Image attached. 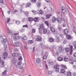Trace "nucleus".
<instances>
[{
  "instance_id": "f257e3e1",
  "label": "nucleus",
  "mask_w": 76,
  "mask_h": 76,
  "mask_svg": "<svg viewBox=\"0 0 76 76\" xmlns=\"http://www.w3.org/2000/svg\"><path fill=\"white\" fill-rule=\"evenodd\" d=\"M19 33V32H18V33H17L14 34V36L13 37V39H19L20 38V37L19 36L18 34Z\"/></svg>"
},
{
  "instance_id": "f03ea898",
  "label": "nucleus",
  "mask_w": 76,
  "mask_h": 76,
  "mask_svg": "<svg viewBox=\"0 0 76 76\" xmlns=\"http://www.w3.org/2000/svg\"><path fill=\"white\" fill-rule=\"evenodd\" d=\"M44 28V27L43 26V24H41L40 25V27L38 28L40 34H41V33H42L41 31Z\"/></svg>"
},
{
  "instance_id": "7ed1b4c3",
  "label": "nucleus",
  "mask_w": 76,
  "mask_h": 76,
  "mask_svg": "<svg viewBox=\"0 0 76 76\" xmlns=\"http://www.w3.org/2000/svg\"><path fill=\"white\" fill-rule=\"evenodd\" d=\"M59 67V65H58L56 64L54 66V68L56 70L55 71V72H56V73L59 72V70L60 69L58 67Z\"/></svg>"
},
{
  "instance_id": "20e7f679",
  "label": "nucleus",
  "mask_w": 76,
  "mask_h": 76,
  "mask_svg": "<svg viewBox=\"0 0 76 76\" xmlns=\"http://www.w3.org/2000/svg\"><path fill=\"white\" fill-rule=\"evenodd\" d=\"M7 56H8V53L6 52H5L3 54L2 58L3 59H5L7 57Z\"/></svg>"
},
{
  "instance_id": "39448f33",
  "label": "nucleus",
  "mask_w": 76,
  "mask_h": 76,
  "mask_svg": "<svg viewBox=\"0 0 76 76\" xmlns=\"http://www.w3.org/2000/svg\"><path fill=\"white\" fill-rule=\"evenodd\" d=\"M0 3L2 4L1 6L3 7H4L6 6V5L4 4V2L3 1V0H0Z\"/></svg>"
},
{
  "instance_id": "423d86ee",
  "label": "nucleus",
  "mask_w": 76,
  "mask_h": 76,
  "mask_svg": "<svg viewBox=\"0 0 76 76\" xmlns=\"http://www.w3.org/2000/svg\"><path fill=\"white\" fill-rule=\"evenodd\" d=\"M1 43H2L3 44H6L7 42V39H3L1 41Z\"/></svg>"
},
{
  "instance_id": "0eeeda50",
  "label": "nucleus",
  "mask_w": 76,
  "mask_h": 76,
  "mask_svg": "<svg viewBox=\"0 0 76 76\" xmlns=\"http://www.w3.org/2000/svg\"><path fill=\"white\" fill-rule=\"evenodd\" d=\"M57 21L59 23H61L62 22V19L59 17L57 18Z\"/></svg>"
},
{
  "instance_id": "6e6552de",
  "label": "nucleus",
  "mask_w": 76,
  "mask_h": 76,
  "mask_svg": "<svg viewBox=\"0 0 76 76\" xmlns=\"http://www.w3.org/2000/svg\"><path fill=\"white\" fill-rule=\"evenodd\" d=\"M15 45L16 47H19L20 45H21V43L20 42H16L15 43Z\"/></svg>"
},
{
  "instance_id": "1a4fd4ad",
  "label": "nucleus",
  "mask_w": 76,
  "mask_h": 76,
  "mask_svg": "<svg viewBox=\"0 0 76 76\" xmlns=\"http://www.w3.org/2000/svg\"><path fill=\"white\" fill-rule=\"evenodd\" d=\"M4 62L1 61L0 62V67H3L4 66Z\"/></svg>"
},
{
  "instance_id": "9d476101",
  "label": "nucleus",
  "mask_w": 76,
  "mask_h": 76,
  "mask_svg": "<svg viewBox=\"0 0 76 76\" xmlns=\"http://www.w3.org/2000/svg\"><path fill=\"white\" fill-rule=\"evenodd\" d=\"M41 61V59L39 58H37L36 60V64H39Z\"/></svg>"
},
{
  "instance_id": "9b49d317",
  "label": "nucleus",
  "mask_w": 76,
  "mask_h": 76,
  "mask_svg": "<svg viewBox=\"0 0 76 76\" xmlns=\"http://www.w3.org/2000/svg\"><path fill=\"white\" fill-rule=\"evenodd\" d=\"M12 57H16L19 56V54L18 53H14L12 54Z\"/></svg>"
},
{
  "instance_id": "f8f14e48",
  "label": "nucleus",
  "mask_w": 76,
  "mask_h": 76,
  "mask_svg": "<svg viewBox=\"0 0 76 76\" xmlns=\"http://www.w3.org/2000/svg\"><path fill=\"white\" fill-rule=\"evenodd\" d=\"M64 35H67L68 34H69V31H68V30L67 29H65L64 30Z\"/></svg>"
},
{
  "instance_id": "ddd939ff",
  "label": "nucleus",
  "mask_w": 76,
  "mask_h": 76,
  "mask_svg": "<svg viewBox=\"0 0 76 76\" xmlns=\"http://www.w3.org/2000/svg\"><path fill=\"white\" fill-rule=\"evenodd\" d=\"M56 20H57V18H56L55 17H53L52 18V22L53 23H54L56 21Z\"/></svg>"
},
{
  "instance_id": "4468645a",
  "label": "nucleus",
  "mask_w": 76,
  "mask_h": 76,
  "mask_svg": "<svg viewBox=\"0 0 76 76\" xmlns=\"http://www.w3.org/2000/svg\"><path fill=\"white\" fill-rule=\"evenodd\" d=\"M36 40L40 42L42 41V38L41 37H39L36 38Z\"/></svg>"
},
{
  "instance_id": "2eb2a0df",
  "label": "nucleus",
  "mask_w": 76,
  "mask_h": 76,
  "mask_svg": "<svg viewBox=\"0 0 76 76\" xmlns=\"http://www.w3.org/2000/svg\"><path fill=\"white\" fill-rule=\"evenodd\" d=\"M50 28L51 31L52 32H56V30H55V29H54V28H53V27H50Z\"/></svg>"
},
{
  "instance_id": "dca6fc26",
  "label": "nucleus",
  "mask_w": 76,
  "mask_h": 76,
  "mask_svg": "<svg viewBox=\"0 0 76 76\" xmlns=\"http://www.w3.org/2000/svg\"><path fill=\"white\" fill-rule=\"evenodd\" d=\"M59 50L60 53H62V52H63V47L62 46H60Z\"/></svg>"
},
{
  "instance_id": "f3484780",
  "label": "nucleus",
  "mask_w": 76,
  "mask_h": 76,
  "mask_svg": "<svg viewBox=\"0 0 76 76\" xmlns=\"http://www.w3.org/2000/svg\"><path fill=\"white\" fill-rule=\"evenodd\" d=\"M51 16V15H50V14H47L46 15V19H50Z\"/></svg>"
},
{
  "instance_id": "a211bd4d",
  "label": "nucleus",
  "mask_w": 76,
  "mask_h": 76,
  "mask_svg": "<svg viewBox=\"0 0 76 76\" xmlns=\"http://www.w3.org/2000/svg\"><path fill=\"white\" fill-rule=\"evenodd\" d=\"M28 44H32L34 43V40H29L28 41Z\"/></svg>"
},
{
  "instance_id": "6ab92c4d",
  "label": "nucleus",
  "mask_w": 76,
  "mask_h": 76,
  "mask_svg": "<svg viewBox=\"0 0 76 76\" xmlns=\"http://www.w3.org/2000/svg\"><path fill=\"white\" fill-rule=\"evenodd\" d=\"M57 60L59 61H63V59L61 57H59L57 58Z\"/></svg>"
},
{
  "instance_id": "aec40b11",
  "label": "nucleus",
  "mask_w": 76,
  "mask_h": 76,
  "mask_svg": "<svg viewBox=\"0 0 76 76\" xmlns=\"http://www.w3.org/2000/svg\"><path fill=\"white\" fill-rule=\"evenodd\" d=\"M48 57V55L47 54H45L43 57V59L44 60H46L47 58V57Z\"/></svg>"
},
{
  "instance_id": "412c9836",
  "label": "nucleus",
  "mask_w": 76,
  "mask_h": 76,
  "mask_svg": "<svg viewBox=\"0 0 76 76\" xmlns=\"http://www.w3.org/2000/svg\"><path fill=\"white\" fill-rule=\"evenodd\" d=\"M31 2H28L26 4V7H28L31 6Z\"/></svg>"
},
{
  "instance_id": "4be33fe9",
  "label": "nucleus",
  "mask_w": 76,
  "mask_h": 76,
  "mask_svg": "<svg viewBox=\"0 0 76 76\" xmlns=\"http://www.w3.org/2000/svg\"><path fill=\"white\" fill-rule=\"evenodd\" d=\"M62 12L64 14V15H66L67 14V11L65 9V10H62Z\"/></svg>"
},
{
  "instance_id": "5701e85b",
  "label": "nucleus",
  "mask_w": 76,
  "mask_h": 76,
  "mask_svg": "<svg viewBox=\"0 0 76 76\" xmlns=\"http://www.w3.org/2000/svg\"><path fill=\"white\" fill-rule=\"evenodd\" d=\"M66 37L67 39H72V37H71V36L70 35H66Z\"/></svg>"
},
{
  "instance_id": "b1692460",
  "label": "nucleus",
  "mask_w": 76,
  "mask_h": 76,
  "mask_svg": "<svg viewBox=\"0 0 76 76\" xmlns=\"http://www.w3.org/2000/svg\"><path fill=\"white\" fill-rule=\"evenodd\" d=\"M28 21L31 22V21H33V20H34V18L31 17H29L28 18Z\"/></svg>"
},
{
  "instance_id": "393cba45",
  "label": "nucleus",
  "mask_w": 76,
  "mask_h": 76,
  "mask_svg": "<svg viewBox=\"0 0 76 76\" xmlns=\"http://www.w3.org/2000/svg\"><path fill=\"white\" fill-rule=\"evenodd\" d=\"M64 61L65 62H67L69 61V59L67 57H66L64 58Z\"/></svg>"
},
{
  "instance_id": "a878e982",
  "label": "nucleus",
  "mask_w": 76,
  "mask_h": 76,
  "mask_svg": "<svg viewBox=\"0 0 76 76\" xmlns=\"http://www.w3.org/2000/svg\"><path fill=\"white\" fill-rule=\"evenodd\" d=\"M49 40L51 42H54V39L53 38H49Z\"/></svg>"
},
{
  "instance_id": "bb28decb",
  "label": "nucleus",
  "mask_w": 76,
  "mask_h": 76,
  "mask_svg": "<svg viewBox=\"0 0 76 76\" xmlns=\"http://www.w3.org/2000/svg\"><path fill=\"white\" fill-rule=\"evenodd\" d=\"M45 24L46 25H47L48 27L49 26V23L47 21H46L45 22Z\"/></svg>"
},
{
  "instance_id": "cd10ccee",
  "label": "nucleus",
  "mask_w": 76,
  "mask_h": 76,
  "mask_svg": "<svg viewBox=\"0 0 76 76\" xmlns=\"http://www.w3.org/2000/svg\"><path fill=\"white\" fill-rule=\"evenodd\" d=\"M4 47L5 48L4 51H7V45L4 44Z\"/></svg>"
},
{
  "instance_id": "c85d7f7f",
  "label": "nucleus",
  "mask_w": 76,
  "mask_h": 76,
  "mask_svg": "<svg viewBox=\"0 0 76 76\" xmlns=\"http://www.w3.org/2000/svg\"><path fill=\"white\" fill-rule=\"evenodd\" d=\"M7 70H4V72L2 73V75H7Z\"/></svg>"
},
{
  "instance_id": "c756f323",
  "label": "nucleus",
  "mask_w": 76,
  "mask_h": 76,
  "mask_svg": "<svg viewBox=\"0 0 76 76\" xmlns=\"http://www.w3.org/2000/svg\"><path fill=\"white\" fill-rule=\"evenodd\" d=\"M7 29L8 30V32L9 34H11V35H12V32L10 30L9 28H8Z\"/></svg>"
},
{
  "instance_id": "7c9ffc66",
  "label": "nucleus",
  "mask_w": 76,
  "mask_h": 76,
  "mask_svg": "<svg viewBox=\"0 0 76 76\" xmlns=\"http://www.w3.org/2000/svg\"><path fill=\"white\" fill-rule=\"evenodd\" d=\"M43 29V32L44 33V34H47V29L46 28H44Z\"/></svg>"
},
{
  "instance_id": "2f4dec72",
  "label": "nucleus",
  "mask_w": 76,
  "mask_h": 76,
  "mask_svg": "<svg viewBox=\"0 0 76 76\" xmlns=\"http://www.w3.org/2000/svg\"><path fill=\"white\" fill-rule=\"evenodd\" d=\"M21 38L24 40H26V39H27V37L25 36H24V37H22Z\"/></svg>"
},
{
  "instance_id": "473e14b6",
  "label": "nucleus",
  "mask_w": 76,
  "mask_h": 76,
  "mask_svg": "<svg viewBox=\"0 0 76 76\" xmlns=\"http://www.w3.org/2000/svg\"><path fill=\"white\" fill-rule=\"evenodd\" d=\"M56 37L57 39H56V42H60V40L58 39V37L57 36H56Z\"/></svg>"
},
{
  "instance_id": "72a5a7b5",
  "label": "nucleus",
  "mask_w": 76,
  "mask_h": 76,
  "mask_svg": "<svg viewBox=\"0 0 76 76\" xmlns=\"http://www.w3.org/2000/svg\"><path fill=\"white\" fill-rule=\"evenodd\" d=\"M67 76H71V72H67Z\"/></svg>"
},
{
  "instance_id": "f704fd0d",
  "label": "nucleus",
  "mask_w": 76,
  "mask_h": 76,
  "mask_svg": "<svg viewBox=\"0 0 76 76\" xmlns=\"http://www.w3.org/2000/svg\"><path fill=\"white\" fill-rule=\"evenodd\" d=\"M70 51V48H67L65 49V51L66 52H69Z\"/></svg>"
},
{
  "instance_id": "c9c22d12",
  "label": "nucleus",
  "mask_w": 76,
  "mask_h": 76,
  "mask_svg": "<svg viewBox=\"0 0 76 76\" xmlns=\"http://www.w3.org/2000/svg\"><path fill=\"white\" fill-rule=\"evenodd\" d=\"M12 63L13 64H16V60L15 59H13L12 60Z\"/></svg>"
},
{
  "instance_id": "e433bc0d",
  "label": "nucleus",
  "mask_w": 76,
  "mask_h": 76,
  "mask_svg": "<svg viewBox=\"0 0 76 76\" xmlns=\"http://www.w3.org/2000/svg\"><path fill=\"white\" fill-rule=\"evenodd\" d=\"M61 73H64L65 72V70L63 69H62L61 70Z\"/></svg>"
},
{
  "instance_id": "4c0bfd02",
  "label": "nucleus",
  "mask_w": 76,
  "mask_h": 76,
  "mask_svg": "<svg viewBox=\"0 0 76 76\" xmlns=\"http://www.w3.org/2000/svg\"><path fill=\"white\" fill-rule=\"evenodd\" d=\"M31 3H36V1H37V0H31Z\"/></svg>"
},
{
  "instance_id": "58836bf2",
  "label": "nucleus",
  "mask_w": 76,
  "mask_h": 76,
  "mask_svg": "<svg viewBox=\"0 0 76 76\" xmlns=\"http://www.w3.org/2000/svg\"><path fill=\"white\" fill-rule=\"evenodd\" d=\"M49 64H50V65H54V63L52 62H49L48 63Z\"/></svg>"
},
{
  "instance_id": "ea45409f",
  "label": "nucleus",
  "mask_w": 76,
  "mask_h": 76,
  "mask_svg": "<svg viewBox=\"0 0 76 76\" xmlns=\"http://www.w3.org/2000/svg\"><path fill=\"white\" fill-rule=\"evenodd\" d=\"M14 51L15 53H17L18 51V49L16 48H15L14 49Z\"/></svg>"
},
{
  "instance_id": "a19ab883",
  "label": "nucleus",
  "mask_w": 76,
  "mask_h": 76,
  "mask_svg": "<svg viewBox=\"0 0 76 76\" xmlns=\"http://www.w3.org/2000/svg\"><path fill=\"white\" fill-rule=\"evenodd\" d=\"M15 23H16V24H17V25H19V24L20 23V21H16Z\"/></svg>"
},
{
  "instance_id": "79ce46f5",
  "label": "nucleus",
  "mask_w": 76,
  "mask_h": 76,
  "mask_svg": "<svg viewBox=\"0 0 76 76\" xmlns=\"http://www.w3.org/2000/svg\"><path fill=\"white\" fill-rule=\"evenodd\" d=\"M41 4L40 3H38L37 4V7H41Z\"/></svg>"
},
{
  "instance_id": "37998d69",
  "label": "nucleus",
  "mask_w": 76,
  "mask_h": 76,
  "mask_svg": "<svg viewBox=\"0 0 76 76\" xmlns=\"http://www.w3.org/2000/svg\"><path fill=\"white\" fill-rule=\"evenodd\" d=\"M24 14L26 15V16H27V15H28L29 14V12H28L27 11H26V12H24Z\"/></svg>"
},
{
  "instance_id": "c03bdc74",
  "label": "nucleus",
  "mask_w": 76,
  "mask_h": 76,
  "mask_svg": "<svg viewBox=\"0 0 76 76\" xmlns=\"http://www.w3.org/2000/svg\"><path fill=\"white\" fill-rule=\"evenodd\" d=\"M18 60H19V61H21V60H22V56H20L19 58H18Z\"/></svg>"
},
{
  "instance_id": "a18cd8bd",
  "label": "nucleus",
  "mask_w": 76,
  "mask_h": 76,
  "mask_svg": "<svg viewBox=\"0 0 76 76\" xmlns=\"http://www.w3.org/2000/svg\"><path fill=\"white\" fill-rule=\"evenodd\" d=\"M67 41L66 40H64L63 42V44H66V43H67Z\"/></svg>"
},
{
  "instance_id": "49530a36",
  "label": "nucleus",
  "mask_w": 76,
  "mask_h": 76,
  "mask_svg": "<svg viewBox=\"0 0 76 76\" xmlns=\"http://www.w3.org/2000/svg\"><path fill=\"white\" fill-rule=\"evenodd\" d=\"M38 18L35 17L34 19H33V20L35 21V22H36L38 20Z\"/></svg>"
},
{
  "instance_id": "de8ad7c7",
  "label": "nucleus",
  "mask_w": 76,
  "mask_h": 76,
  "mask_svg": "<svg viewBox=\"0 0 76 76\" xmlns=\"http://www.w3.org/2000/svg\"><path fill=\"white\" fill-rule=\"evenodd\" d=\"M62 67L63 68V69H67V67L66 66H65L64 65H62Z\"/></svg>"
},
{
  "instance_id": "09e8293b",
  "label": "nucleus",
  "mask_w": 76,
  "mask_h": 76,
  "mask_svg": "<svg viewBox=\"0 0 76 76\" xmlns=\"http://www.w3.org/2000/svg\"><path fill=\"white\" fill-rule=\"evenodd\" d=\"M23 68V66H20L19 67V68L20 69H21V70H22Z\"/></svg>"
},
{
  "instance_id": "8fccbe9b",
  "label": "nucleus",
  "mask_w": 76,
  "mask_h": 76,
  "mask_svg": "<svg viewBox=\"0 0 76 76\" xmlns=\"http://www.w3.org/2000/svg\"><path fill=\"white\" fill-rule=\"evenodd\" d=\"M17 64H18V65H19V66H20L21 64H22V62L20 61V62H18Z\"/></svg>"
},
{
  "instance_id": "3c124183",
  "label": "nucleus",
  "mask_w": 76,
  "mask_h": 76,
  "mask_svg": "<svg viewBox=\"0 0 76 76\" xmlns=\"http://www.w3.org/2000/svg\"><path fill=\"white\" fill-rule=\"evenodd\" d=\"M50 33V31L49 30H47L46 33L47 34H49Z\"/></svg>"
},
{
  "instance_id": "603ef678",
  "label": "nucleus",
  "mask_w": 76,
  "mask_h": 76,
  "mask_svg": "<svg viewBox=\"0 0 76 76\" xmlns=\"http://www.w3.org/2000/svg\"><path fill=\"white\" fill-rule=\"evenodd\" d=\"M72 52H73V50H71L70 51V55L72 54Z\"/></svg>"
},
{
  "instance_id": "864d4df0",
  "label": "nucleus",
  "mask_w": 76,
  "mask_h": 76,
  "mask_svg": "<svg viewBox=\"0 0 76 76\" xmlns=\"http://www.w3.org/2000/svg\"><path fill=\"white\" fill-rule=\"evenodd\" d=\"M39 12L40 14H41V15H42V14H43V13H42V11L41 10H40V11H39Z\"/></svg>"
},
{
  "instance_id": "5fc2aeb1",
  "label": "nucleus",
  "mask_w": 76,
  "mask_h": 76,
  "mask_svg": "<svg viewBox=\"0 0 76 76\" xmlns=\"http://www.w3.org/2000/svg\"><path fill=\"white\" fill-rule=\"evenodd\" d=\"M20 12H21V13H24V12L23 11L22 9H20Z\"/></svg>"
},
{
  "instance_id": "6e6d98bb",
  "label": "nucleus",
  "mask_w": 76,
  "mask_h": 76,
  "mask_svg": "<svg viewBox=\"0 0 76 76\" xmlns=\"http://www.w3.org/2000/svg\"><path fill=\"white\" fill-rule=\"evenodd\" d=\"M23 27H25L26 28H28V26L27 25H24V26H23Z\"/></svg>"
},
{
  "instance_id": "4d7b16f0",
  "label": "nucleus",
  "mask_w": 76,
  "mask_h": 76,
  "mask_svg": "<svg viewBox=\"0 0 76 76\" xmlns=\"http://www.w3.org/2000/svg\"><path fill=\"white\" fill-rule=\"evenodd\" d=\"M35 32V29H32V33H34V32Z\"/></svg>"
},
{
  "instance_id": "13d9d810",
  "label": "nucleus",
  "mask_w": 76,
  "mask_h": 76,
  "mask_svg": "<svg viewBox=\"0 0 76 76\" xmlns=\"http://www.w3.org/2000/svg\"><path fill=\"white\" fill-rule=\"evenodd\" d=\"M70 50H73V46H72L71 45H70Z\"/></svg>"
},
{
  "instance_id": "bf43d9fd",
  "label": "nucleus",
  "mask_w": 76,
  "mask_h": 76,
  "mask_svg": "<svg viewBox=\"0 0 76 76\" xmlns=\"http://www.w3.org/2000/svg\"><path fill=\"white\" fill-rule=\"evenodd\" d=\"M61 9L62 10H65V7L64 6H62Z\"/></svg>"
},
{
  "instance_id": "052dcab7",
  "label": "nucleus",
  "mask_w": 76,
  "mask_h": 76,
  "mask_svg": "<svg viewBox=\"0 0 76 76\" xmlns=\"http://www.w3.org/2000/svg\"><path fill=\"white\" fill-rule=\"evenodd\" d=\"M40 46H42L41 47V48H43V47H44V45H43L42 44V43H41L40 44Z\"/></svg>"
},
{
  "instance_id": "680f3d73",
  "label": "nucleus",
  "mask_w": 76,
  "mask_h": 76,
  "mask_svg": "<svg viewBox=\"0 0 76 76\" xmlns=\"http://www.w3.org/2000/svg\"><path fill=\"white\" fill-rule=\"evenodd\" d=\"M10 22V18L8 19L7 21V23H8Z\"/></svg>"
},
{
  "instance_id": "e2e57ef3",
  "label": "nucleus",
  "mask_w": 76,
  "mask_h": 76,
  "mask_svg": "<svg viewBox=\"0 0 76 76\" xmlns=\"http://www.w3.org/2000/svg\"><path fill=\"white\" fill-rule=\"evenodd\" d=\"M20 31L21 32H24V29H21Z\"/></svg>"
},
{
  "instance_id": "0e129e2a",
  "label": "nucleus",
  "mask_w": 76,
  "mask_h": 76,
  "mask_svg": "<svg viewBox=\"0 0 76 76\" xmlns=\"http://www.w3.org/2000/svg\"><path fill=\"white\" fill-rule=\"evenodd\" d=\"M48 73L49 75H51V74L52 73V72L51 71H49Z\"/></svg>"
},
{
  "instance_id": "69168bd1",
  "label": "nucleus",
  "mask_w": 76,
  "mask_h": 76,
  "mask_svg": "<svg viewBox=\"0 0 76 76\" xmlns=\"http://www.w3.org/2000/svg\"><path fill=\"white\" fill-rule=\"evenodd\" d=\"M70 64H73V61H72L71 62H69Z\"/></svg>"
},
{
  "instance_id": "338daca9",
  "label": "nucleus",
  "mask_w": 76,
  "mask_h": 76,
  "mask_svg": "<svg viewBox=\"0 0 76 76\" xmlns=\"http://www.w3.org/2000/svg\"><path fill=\"white\" fill-rule=\"evenodd\" d=\"M73 75L74 76H76V73H73Z\"/></svg>"
},
{
  "instance_id": "774afa93",
  "label": "nucleus",
  "mask_w": 76,
  "mask_h": 76,
  "mask_svg": "<svg viewBox=\"0 0 76 76\" xmlns=\"http://www.w3.org/2000/svg\"><path fill=\"white\" fill-rule=\"evenodd\" d=\"M74 46L75 47V48L76 49V45H74Z\"/></svg>"
}]
</instances>
